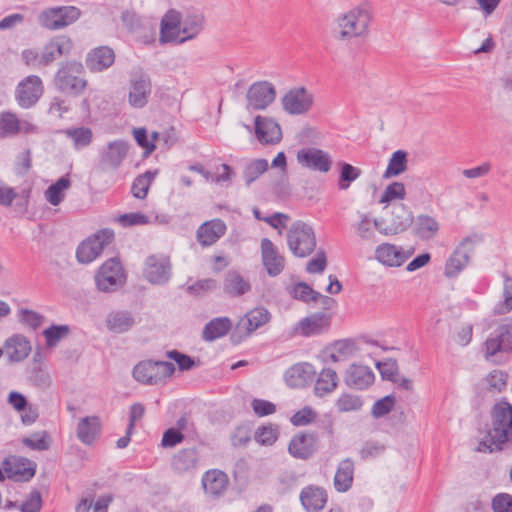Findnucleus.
Here are the masks:
<instances>
[{
    "instance_id": "obj_41",
    "label": "nucleus",
    "mask_w": 512,
    "mask_h": 512,
    "mask_svg": "<svg viewBox=\"0 0 512 512\" xmlns=\"http://www.w3.org/2000/svg\"><path fill=\"white\" fill-rule=\"evenodd\" d=\"M232 322L228 317H218L209 321L203 329V339L214 341L225 336L231 329Z\"/></svg>"
},
{
    "instance_id": "obj_16",
    "label": "nucleus",
    "mask_w": 512,
    "mask_h": 512,
    "mask_svg": "<svg viewBox=\"0 0 512 512\" xmlns=\"http://www.w3.org/2000/svg\"><path fill=\"white\" fill-rule=\"evenodd\" d=\"M129 145L124 140L107 143L99 154V166L102 170H117L127 157Z\"/></svg>"
},
{
    "instance_id": "obj_53",
    "label": "nucleus",
    "mask_w": 512,
    "mask_h": 512,
    "mask_svg": "<svg viewBox=\"0 0 512 512\" xmlns=\"http://www.w3.org/2000/svg\"><path fill=\"white\" fill-rule=\"evenodd\" d=\"M340 179L338 182V188L340 190H347L350 184L359 178L361 170L349 163L340 162Z\"/></svg>"
},
{
    "instance_id": "obj_22",
    "label": "nucleus",
    "mask_w": 512,
    "mask_h": 512,
    "mask_svg": "<svg viewBox=\"0 0 512 512\" xmlns=\"http://www.w3.org/2000/svg\"><path fill=\"white\" fill-rule=\"evenodd\" d=\"M262 263L269 276L279 275L285 268V258L268 238L261 240Z\"/></svg>"
},
{
    "instance_id": "obj_56",
    "label": "nucleus",
    "mask_w": 512,
    "mask_h": 512,
    "mask_svg": "<svg viewBox=\"0 0 512 512\" xmlns=\"http://www.w3.org/2000/svg\"><path fill=\"white\" fill-rule=\"evenodd\" d=\"M375 226H377V219H372L369 214H361L360 221L356 224L358 236L364 240L372 239Z\"/></svg>"
},
{
    "instance_id": "obj_25",
    "label": "nucleus",
    "mask_w": 512,
    "mask_h": 512,
    "mask_svg": "<svg viewBox=\"0 0 512 512\" xmlns=\"http://www.w3.org/2000/svg\"><path fill=\"white\" fill-rule=\"evenodd\" d=\"M72 49L73 41L70 37L66 35L56 36L45 45L41 53L42 63L47 66L61 56L68 55Z\"/></svg>"
},
{
    "instance_id": "obj_57",
    "label": "nucleus",
    "mask_w": 512,
    "mask_h": 512,
    "mask_svg": "<svg viewBox=\"0 0 512 512\" xmlns=\"http://www.w3.org/2000/svg\"><path fill=\"white\" fill-rule=\"evenodd\" d=\"M68 333L69 327L67 325H52L43 331L48 347L56 346L61 339L68 335Z\"/></svg>"
},
{
    "instance_id": "obj_15",
    "label": "nucleus",
    "mask_w": 512,
    "mask_h": 512,
    "mask_svg": "<svg viewBox=\"0 0 512 512\" xmlns=\"http://www.w3.org/2000/svg\"><path fill=\"white\" fill-rule=\"evenodd\" d=\"M38 127L26 119H20L10 111L0 113V137L9 138L19 134H35Z\"/></svg>"
},
{
    "instance_id": "obj_43",
    "label": "nucleus",
    "mask_w": 512,
    "mask_h": 512,
    "mask_svg": "<svg viewBox=\"0 0 512 512\" xmlns=\"http://www.w3.org/2000/svg\"><path fill=\"white\" fill-rule=\"evenodd\" d=\"M338 385V375L335 370L331 368H324L319 374V377L314 386V391L317 396H324L333 392Z\"/></svg>"
},
{
    "instance_id": "obj_10",
    "label": "nucleus",
    "mask_w": 512,
    "mask_h": 512,
    "mask_svg": "<svg viewBox=\"0 0 512 512\" xmlns=\"http://www.w3.org/2000/svg\"><path fill=\"white\" fill-rule=\"evenodd\" d=\"M114 238L113 231L105 229L84 240L77 248L76 257L80 263L88 264L99 257Z\"/></svg>"
},
{
    "instance_id": "obj_50",
    "label": "nucleus",
    "mask_w": 512,
    "mask_h": 512,
    "mask_svg": "<svg viewBox=\"0 0 512 512\" xmlns=\"http://www.w3.org/2000/svg\"><path fill=\"white\" fill-rule=\"evenodd\" d=\"M503 280V301L495 306V315H504L512 311V277L504 273Z\"/></svg>"
},
{
    "instance_id": "obj_11",
    "label": "nucleus",
    "mask_w": 512,
    "mask_h": 512,
    "mask_svg": "<svg viewBox=\"0 0 512 512\" xmlns=\"http://www.w3.org/2000/svg\"><path fill=\"white\" fill-rule=\"evenodd\" d=\"M476 241L475 236H467L459 243L446 261L444 269L446 277H456L468 265Z\"/></svg>"
},
{
    "instance_id": "obj_48",
    "label": "nucleus",
    "mask_w": 512,
    "mask_h": 512,
    "mask_svg": "<svg viewBox=\"0 0 512 512\" xmlns=\"http://www.w3.org/2000/svg\"><path fill=\"white\" fill-rule=\"evenodd\" d=\"M70 185L71 181L68 176L61 177L46 190V200L53 206L59 205L64 199V192Z\"/></svg>"
},
{
    "instance_id": "obj_58",
    "label": "nucleus",
    "mask_w": 512,
    "mask_h": 512,
    "mask_svg": "<svg viewBox=\"0 0 512 512\" xmlns=\"http://www.w3.org/2000/svg\"><path fill=\"white\" fill-rule=\"evenodd\" d=\"M396 398L393 395H387L377 400L371 409L374 418H381L387 415L395 406Z\"/></svg>"
},
{
    "instance_id": "obj_63",
    "label": "nucleus",
    "mask_w": 512,
    "mask_h": 512,
    "mask_svg": "<svg viewBox=\"0 0 512 512\" xmlns=\"http://www.w3.org/2000/svg\"><path fill=\"white\" fill-rule=\"evenodd\" d=\"M489 388L495 391H502L507 385V374L500 370H493L486 377Z\"/></svg>"
},
{
    "instance_id": "obj_2",
    "label": "nucleus",
    "mask_w": 512,
    "mask_h": 512,
    "mask_svg": "<svg viewBox=\"0 0 512 512\" xmlns=\"http://www.w3.org/2000/svg\"><path fill=\"white\" fill-rule=\"evenodd\" d=\"M372 19V12L367 7H354L336 19L335 35L341 41L365 39L369 34Z\"/></svg>"
},
{
    "instance_id": "obj_30",
    "label": "nucleus",
    "mask_w": 512,
    "mask_h": 512,
    "mask_svg": "<svg viewBox=\"0 0 512 512\" xmlns=\"http://www.w3.org/2000/svg\"><path fill=\"white\" fill-rule=\"evenodd\" d=\"M375 379L373 371L364 365H351L345 375V383L358 390H364L373 384Z\"/></svg>"
},
{
    "instance_id": "obj_14",
    "label": "nucleus",
    "mask_w": 512,
    "mask_h": 512,
    "mask_svg": "<svg viewBox=\"0 0 512 512\" xmlns=\"http://www.w3.org/2000/svg\"><path fill=\"white\" fill-rule=\"evenodd\" d=\"M36 467L35 462L21 456L11 455L3 460V470L7 478L17 482H27L32 479Z\"/></svg>"
},
{
    "instance_id": "obj_39",
    "label": "nucleus",
    "mask_w": 512,
    "mask_h": 512,
    "mask_svg": "<svg viewBox=\"0 0 512 512\" xmlns=\"http://www.w3.org/2000/svg\"><path fill=\"white\" fill-rule=\"evenodd\" d=\"M106 324L110 331L114 333H124L134 326L135 319L131 312L117 310L108 314Z\"/></svg>"
},
{
    "instance_id": "obj_8",
    "label": "nucleus",
    "mask_w": 512,
    "mask_h": 512,
    "mask_svg": "<svg viewBox=\"0 0 512 512\" xmlns=\"http://www.w3.org/2000/svg\"><path fill=\"white\" fill-rule=\"evenodd\" d=\"M175 371L174 364L166 361H142L133 369L134 378L143 384L156 385L170 377Z\"/></svg>"
},
{
    "instance_id": "obj_40",
    "label": "nucleus",
    "mask_w": 512,
    "mask_h": 512,
    "mask_svg": "<svg viewBox=\"0 0 512 512\" xmlns=\"http://www.w3.org/2000/svg\"><path fill=\"white\" fill-rule=\"evenodd\" d=\"M354 463L347 458L341 461L337 467L334 477V487L338 492L348 491L353 483Z\"/></svg>"
},
{
    "instance_id": "obj_55",
    "label": "nucleus",
    "mask_w": 512,
    "mask_h": 512,
    "mask_svg": "<svg viewBox=\"0 0 512 512\" xmlns=\"http://www.w3.org/2000/svg\"><path fill=\"white\" fill-rule=\"evenodd\" d=\"M406 196L405 186L402 182H392L383 191L380 203H390L395 200H403Z\"/></svg>"
},
{
    "instance_id": "obj_12",
    "label": "nucleus",
    "mask_w": 512,
    "mask_h": 512,
    "mask_svg": "<svg viewBox=\"0 0 512 512\" xmlns=\"http://www.w3.org/2000/svg\"><path fill=\"white\" fill-rule=\"evenodd\" d=\"M43 91L44 87L40 77L29 75L17 85L15 99L21 108L28 109L38 102Z\"/></svg>"
},
{
    "instance_id": "obj_26",
    "label": "nucleus",
    "mask_w": 512,
    "mask_h": 512,
    "mask_svg": "<svg viewBox=\"0 0 512 512\" xmlns=\"http://www.w3.org/2000/svg\"><path fill=\"white\" fill-rule=\"evenodd\" d=\"M101 428V419L98 416H86L79 419L76 436L81 443L90 446L100 437Z\"/></svg>"
},
{
    "instance_id": "obj_5",
    "label": "nucleus",
    "mask_w": 512,
    "mask_h": 512,
    "mask_svg": "<svg viewBox=\"0 0 512 512\" xmlns=\"http://www.w3.org/2000/svg\"><path fill=\"white\" fill-rule=\"evenodd\" d=\"M287 244L294 256H309L316 248L314 229L303 221H295L287 231Z\"/></svg>"
},
{
    "instance_id": "obj_23",
    "label": "nucleus",
    "mask_w": 512,
    "mask_h": 512,
    "mask_svg": "<svg viewBox=\"0 0 512 512\" xmlns=\"http://www.w3.org/2000/svg\"><path fill=\"white\" fill-rule=\"evenodd\" d=\"M317 448V436L307 433L295 435L288 445L290 455L300 460H307L312 457Z\"/></svg>"
},
{
    "instance_id": "obj_9",
    "label": "nucleus",
    "mask_w": 512,
    "mask_h": 512,
    "mask_svg": "<svg viewBox=\"0 0 512 512\" xmlns=\"http://www.w3.org/2000/svg\"><path fill=\"white\" fill-rule=\"evenodd\" d=\"M144 278L153 285H164L172 276L170 258L163 254L149 255L144 262Z\"/></svg>"
},
{
    "instance_id": "obj_47",
    "label": "nucleus",
    "mask_w": 512,
    "mask_h": 512,
    "mask_svg": "<svg viewBox=\"0 0 512 512\" xmlns=\"http://www.w3.org/2000/svg\"><path fill=\"white\" fill-rule=\"evenodd\" d=\"M197 452L195 449H183L172 460V467L177 473H185L196 467Z\"/></svg>"
},
{
    "instance_id": "obj_24",
    "label": "nucleus",
    "mask_w": 512,
    "mask_h": 512,
    "mask_svg": "<svg viewBox=\"0 0 512 512\" xmlns=\"http://www.w3.org/2000/svg\"><path fill=\"white\" fill-rule=\"evenodd\" d=\"M255 134L261 144H276L282 139V131L280 125L271 118L256 116L255 118Z\"/></svg>"
},
{
    "instance_id": "obj_27",
    "label": "nucleus",
    "mask_w": 512,
    "mask_h": 512,
    "mask_svg": "<svg viewBox=\"0 0 512 512\" xmlns=\"http://www.w3.org/2000/svg\"><path fill=\"white\" fill-rule=\"evenodd\" d=\"M181 24V13L175 9L168 10L161 20L160 42H179Z\"/></svg>"
},
{
    "instance_id": "obj_45",
    "label": "nucleus",
    "mask_w": 512,
    "mask_h": 512,
    "mask_svg": "<svg viewBox=\"0 0 512 512\" xmlns=\"http://www.w3.org/2000/svg\"><path fill=\"white\" fill-rule=\"evenodd\" d=\"M408 154L404 150L395 151L389 161L386 170L383 173L384 179L397 177L404 173L408 168Z\"/></svg>"
},
{
    "instance_id": "obj_44",
    "label": "nucleus",
    "mask_w": 512,
    "mask_h": 512,
    "mask_svg": "<svg viewBox=\"0 0 512 512\" xmlns=\"http://www.w3.org/2000/svg\"><path fill=\"white\" fill-rule=\"evenodd\" d=\"M62 134L72 141L76 150L88 147L93 140L92 130L84 126L64 129Z\"/></svg>"
},
{
    "instance_id": "obj_46",
    "label": "nucleus",
    "mask_w": 512,
    "mask_h": 512,
    "mask_svg": "<svg viewBox=\"0 0 512 512\" xmlns=\"http://www.w3.org/2000/svg\"><path fill=\"white\" fill-rule=\"evenodd\" d=\"M438 221L429 215L421 214L418 215L415 221V229L417 235L424 240H430L434 238L439 231Z\"/></svg>"
},
{
    "instance_id": "obj_21",
    "label": "nucleus",
    "mask_w": 512,
    "mask_h": 512,
    "mask_svg": "<svg viewBox=\"0 0 512 512\" xmlns=\"http://www.w3.org/2000/svg\"><path fill=\"white\" fill-rule=\"evenodd\" d=\"M413 254L411 250H405L401 246L391 243H382L375 249V259L387 267H399Z\"/></svg>"
},
{
    "instance_id": "obj_7",
    "label": "nucleus",
    "mask_w": 512,
    "mask_h": 512,
    "mask_svg": "<svg viewBox=\"0 0 512 512\" xmlns=\"http://www.w3.org/2000/svg\"><path fill=\"white\" fill-rule=\"evenodd\" d=\"M95 282L101 292H114L126 282L125 270L118 258L104 262L95 275Z\"/></svg>"
},
{
    "instance_id": "obj_61",
    "label": "nucleus",
    "mask_w": 512,
    "mask_h": 512,
    "mask_svg": "<svg viewBox=\"0 0 512 512\" xmlns=\"http://www.w3.org/2000/svg\"><path fill=\"white\" fill-rule=\"evenodd\" d=\"M217 281L212 278L201 279L187 287V291L194 295H203L205 293L215 290Z\"/></svg>"
},
{
    "instance_id": "obj_29",
    "label": "nucleus",
    "mask_w": 512,
    "mask_h": 512,
    "mask_svg": "<svg viewBox=\"0 0 512 512\" xmlns=\"http://www.w3.org/2000/svg\"><path fill=\"white\" fill-rule=\"evenodd\" d=\"M115 53L108 46H100L91 50L86 57V66L91 72H102L113 65Z\"/></svg>"
},
{
    "instance_id": "obj_28",
    "label": "nucleus",
    "mask_w": 512,
    "mask_h": 512,
    "mask_svg": "<svg viewBox=\"0 0 512 512\" xmlns=\"http://www.w3.org/2000/svg\"><path fill=\"white\" fill-rule=\"evenodd\" d=\"M228 484V476L221 470H209L202 477L205 493L213 498L222 496L226 492Z\"/></svg>"
},
{
    "instance_id": "obj_31",
    "label": "nucleus",
    "mask_w": 512,
    "mask_h": 512,
    "mask_svg": "<svg viewBox=\"0 0 512 512\" xmlns=\"http://www.w3.org/2000/svg\"><path fill=\"white\" fill-rule=\"evenodd\" d=\"M226 224L221 219L203 223L197 230V240L202 246H210L226 232Z\"/></svg>"
},
{
    "instance_id": "obj_18",
    "label": "nucleus",
    "mask_w": 512,
    "mask_h": 512,
    "mask_svg": "<svg viewBox=\"0 0 512 512\" xmlns=\"http://www.w3.org/2000/svg\"><path fill=\"white\" fill-rule=\"evenodd\" d=\"M152 85L150 77L143 72H136L131 76L128 102L134 108H142L151 94Z\"/></svg>"
},
{
    "instance_id": "obj_35",
    "label": "nucleus",
    "mask_w": 512,
    "mask_h": 512,
    "mask_svg": "<svg viewBox=\"0 0 512 512\" xmlns=\"http://www.w3.org/2000/svg\"><path fill=\"white\" fill-rule=\"evenodd\" d=\"M315 371L309 363H297L285 372V381L292 388L304 387L312 380Z\"/></svg>"
},
{
    "instance_id": "obj_42",
    "label": "nucleus",
    "mask_w": 512,
    "mask_h": 512,
    "mask_svg": "<svg viewBox=\"0 0 512 512\" xmlns=\"http://www.w3.org/2000/svg\"><path fill=\"white\" fill-rule=\"evenodd\" d=\"M290 294L294 299L309 303L310 301H318L321 300L323 304L328 305L333 302V299L324 296L316 291H314L307 283L300 282L292 287L290 290Z\"/></svg>"
},
{
    "instance_id": "obj_59",
    "label": "nucleus",
    "mask_w": 512,
    "mask_h": 512,
    "mask_svg": "<svg viewBox=\"0 0 512 512\" xmlns=\"http://www.w3.org/2000/svg\"><path fill=\"white\" fill-rule=\"evenodd\" d=\"M22 443L32 450L45 451L49 449V437L46 432H38L30 437H25L22 439Z\"/></svg>"
},
{
    "instance_id": "obj_64",
    "label": "nucleus",
    "mask_w": 512,
    "mask_h": 512,
    "mask_svg": "<svg viewBox=\"0 0 512 512\" xmlns=\"http://www.w3.org/2000/svg\"><path fill=\"white\" fill-rule=\"evenodd\" d=\"M494 512H512V495L499 493L492 500Z\"/></svg>"
},
{
    "instance_id": "obj_6",
    "label": "nucleus",
    "mask_w": 512,
    "mask_h": 512,
    "mask_svg": "<svg viewBox=\"0 0 512 512\" xmlns=\"http://www.w3.org/2000/svg\"><path fill=\"white\" fill-rule=\"evenodd\" d=\"M80 16L81 11L76 6H55L42 10L37 16V21L41 27L57 31L75 23Z\"/></svg>"
},
{
    "instance_id": "obj_19",
    "label": "nucleus",
    "mask_w": 512,
    "mask_h": 512,
    "mask_svg": "<svg viewBox=\"0 0 512 512\" xmlns=\"http://www.w3.org/2000/svg\"><path fill=\"white\" fill-rule=\"evenodd\" d=\"M275 97L276 91L271 83L267 81L256 82L247 91V108L263 110L275 100Z\"/></svg>"
},
{
    "instance_id": "obj_33",
    "label": "nucleus",
    "mask_w": 512,
    "mask_h": 512,
    "mask_svg": "<svg viewBox=\"0 0 512 512\" xmlns=\"http://www.w3.org/2000/svg\"><path fill=\"white\" fill-rule=\"evenodd\" d=\"M251 290V283L238 271L230 270L223 280V292L232 298L241 297Z\"/></svg>"
},
{
    "instance_id": "obj_34",
    "label": "nucleus",
    "mask_w": 512,
    "mask_h": 512,
    "mask_svg": "<svg viewBox=\"0 0 512 512\" xmlns=\"http://www.w3.org/2000/svg\"><path fill=\"white\" fill-rule=\"evenodd\" d=\"M4 349L11 362H20L29 355L31 345L25 336L15 334L5 341Z\"/></svg>"
},
{
    "instance_id": "obj_37",
    "label": "nucleus",
    "mask_w": 512,
    "mask_h": 512,
    "mask_svg": "<svg viewBox=\"0 0 512 512\" xmlns=\"http://www.w3.org/2000/svg\"><path fill=\"white\" fill-rule=\"evenodd\" d=\"M355 353V344L350 340H340L335 342L329 349L323 353L325 363L345 362Z\"/></svg>"
},
{
    "instance_id": "obj_1",
    "label": "nucleus",
    "mask_w": 512,
    "mask_h": 512,
    "mask_svg": "<svg viewBox=\"0 0 512 512\" xmlns=\"http://www.w3.org/2000/svg\"><path fill=\"white\" fill-rule=\"evenodd\" d=\"M512 446V405L501 400L493 405L486 435L477 446V451L493 453Z\"/></svg>"
},
{
    "instance_id": "obj_20",
    "label": "nucleus",
    "mask_w": 512,
    "mask_h": 512,
    "mask_svg": "<svg viewBox=\"0 0 512 512\" xmlns=\"http://www.w3.org/2000/svg\"><path fill=\"white\" fill-rule=\"evenodd\" d=\"M331 317L326 313H314L301 319L293 328L295 335L311 337L328 331Z\"/></svg>"
},
{
    "instance_id": "obj_54",
    "label": "nucleus",
    "mask_w": 512,
    "mask_h": 512,
    "mask_svg": "<svg viewBox=\"0 0 512 512\" xmlns=\"http://www.w3.org/2000/svg\"><path fill=\"white\" fill-rule=\"evenodd\" d=\"M410 224V218L407 216L405 218L397 217L390 225L383 226L382 220L377 219V226L375 229L378 230L381 234L385 236L396 235L402 231H404Z\"/></svg>"
},
{
    "instance_id": "obj_62",
    "label": "nucleus",
    "mask_w": 512,
    "mask_h": 512,
    "mask_svg": "<svg viewBox=\"0 0 512 512\" xmlns=\"http://www.w3.org/2000/svg\"><path fill=\"white\" fill-rule=\"evenodd\" d=\"M42 508V498L38 490H32L28 498L20 505L21 512H40Z\"/></svg>"
},
{
    "instance_id": "obj_13",
    "label": "nucleus",
    "mask_w": 512,
    "mask_h": 512,
    "mask_svg": "<svg viewBox=\"0 0 512 512\" xmlns=\"http://www.w3.org/2000/svg\"><path fill=\"white\" fill-rule=\"evenodd\" d=\"M297 162L304 168L327 173L331 170L333 160L331 155L319 148H302L297 152Z\"/></svg>"
},
{
    "instance_id": "obj_36",
    "label": "nucleus",
    "mask_w": 512,
    "mask_h": 512,
    "mask_svg": "<svg viewBox=\"0 0 512 512\" xmlns=\"http://www.w3.org/2000/svg\"><path fill=\"white\" fill-rule=\"evenodd\" d=\"M270 320V313L263 307L254 308L247 312L237 324V329L245 331L246 335H250L259 327L265 325Z\"/></svg>"
},
{
    "instance_id": "obj_4",
    "label": "nucleus",
    "mask_w": 512,
    "mask_h": 512,
    "mask_svg": "<svg viewBox=\"0 0 512 512\" xmlns=\"http://www.w3.org/2000/svg\"><path fill=\"white\" fill-rule=\"evenodd\" d=\"M85 69L82 63L68 61L58 69L54 83L63 93L77 96L86 88Z\"/></svg>"
},
{
    "instance_id": "obj_52",
    "label": "nucleus",
    "mask_w": 512,
    "mask_h": 512,
    "mask_svg": "<svg viewBox=\"0 0 512 512\" xmlns=\"http://www.w3.org/2000/svg\"><path fill=\"white\" fill-rule=\"evenodd\" d=\"M363 401L360 396L343 393L335 402V407L340 413L354 412L362 408Z\"/></svg>"
},
{
    "instance_id": "obj_49",
    "label": "nucleus",
    "mask_w": 512,
    "mask_h": 512,
    "mask_svg": "<svg viewBox=\"0 0 512 512\" xmlns=\"http://www.w3.org/2000/svg\"><path fill=\"white\" fill-rule=\"evenodd\" d=\"M157 175V170L146 171L144 174L135 178L132 183V194L135 198L144 199L147 196L149 187Z\"/></svg>"
},
{
    "instance_id": "obj_17",
    "label": "nucleus",
    "mask_w": 512,
    "mask_h": 512,
    "mask_svg": "<svg viewBox=\"0 0 512 512\" xmlns=\"http://www.w3.org/2000/svg\"><path fill=\"white\" fill-rule=\"evenodd\" d=\"M314 96L304 87L289 90L282 98L284 110L292 115H301L308 112L313 106Z\"/></svg>"
},
{
    "instance_id": "obj_60",
    "label": "nucleus",
    "mask_w": 512,
    "mask_h": 512,
    "mask_svg": "<svg viewBox=\"0 0 512 512\" xmlns=\"http://www.w3.org/2000/svg\"><path fill=\"white\" fill-rule=\"evenodd\" d=\"M278 437L277 429L273 425L261 426L255 433V439L262 445H272Z\"/></svg>"
},
{
    "instance_id": "obj_3",
    "label": "nucleus",
    "mask_w": 512,
    "mask_h": 512,
    "mask_svg": "<svg viewBox=\"0 0 512 512\" xmlns=\"http://www.w3.org/2000/svg\"><path fill=\"white\" fill-rule=\"evenodd\" d=\"M512 353V319L503 323L485 341V358L495 364L505 363Z\"/></svg>"
},
{
    "instance_id": "obj_32",
    "label": "nucleus",
    "mask_w": 512,
    "mask_h": 512,
    "mask_svg": "<svg viewBox=\"0 0 512 512\" xmlns=\"http://www.w3.org/2000/svg\"><path fill=\"white\" fill-rule=\"evenodd\" d=\"M327 493L316 486H307L300 493V501L307 512H319L327 503Z\"/></svg>"
},
{
    "instance_id": "obj_51",
    "label": "nucleus",
    "mask_w": 512,
    "mask_h": 512,
    "mask_svg": "<svg viewBox=\"0 0 512 512\" xmlns=\"http://www.w3.org/2000/svg\"><path fill=\"white\" fill-rule=\"evenodd\" d=\"M269 167L268 161L266 159H255L249 162L243 171V177L246 185H250L256 179H258L262 174H264Z\"/></svg>"
},
{
    "instance_id": "obj_38",
    "label": "nucleus",
    "mask_w": 512,
    "mask_h": 512,
    "mask_svg": "<svg viewBox=\"0 0 512 512\" xmlns=\"http://www.w3.org/2000/svg\"><path fill=\"white\" fill-rule=\"evenodd\" d=\"M205 18L201 13H190L182 20L179 43L195 38L204 28Z\"/></svg>"
}]
</instances>
